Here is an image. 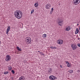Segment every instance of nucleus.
<instances>
[{
  "label": "nucleus",
  "instance_id": "obj_1",
  "mask_svg": "<svg viewBox=\"0 0 80 80\" xmlns=\"http://www.w3.org/2000/svg\"><path fill=\"white\" fill-rule=\"evenodd\" d=\"M14 15L18 19L22 18L23 13L20 10H17L14 12Z\"/></svg>",
  "mask_w": 80,
  "mask_h": 80
},
{
  "label": "nucleus",
  "instance_id": "obj_2",
  "mask_svg": "<svg viewBox=\"0 0 80 80\" xmlns=\"http://www.w3.org/2000/svg\"><path fill=\"white\" fill-rule=\"evenodd\" d=\"M31 41H32V40L31 39V38L29 37H27L25 39V42L28 44L30 43L31 42Z\"/></svg>",
  "mask_w": 80,
  "mask_h": 80
},
{
  "label": "nucleus",
  "instance_id": "obj_3",
  "mask_svg": "<svg viewBox=\"0 0 80 80\" xmlns=\"http://www.w3.org/2000/svg\"><path fill=\"white\" fill-rule=\"evenodd\" d=\"M57 22L58 24L60 26H62V24H60V23H62V22H63V19H62V18H59L58 19Z\"/></svg>",
  "mask_w": 80,
  "mask_h": 80
},
{
  "label": "nucleus",
  "instance_id": "obj_4",
  "mask_svg": "<svg viewBox=\"0 0 80 80\" xmlns=\"http://www.w3.org/2000/svg\"><path fill=\"white\" fill-rule=\"evenodd\" d=\"M71 47L72 49V50H76L77 48V45L75 44H71Z\"/></svg>",
  "mask_w": 80,
  "mask_h": 80
},
{
  "label": "nucleus",
  "instance_id": "obj_5",
  "mask_svg": "<svg viewBox=\"0 0 80 80\" xmlns=\"http://www.w3.org/2000/svg\"><path fill=\"white\" fill-rule=\"evenodd\" d=\"M73 2L74 5H77L80 3V0H73Z\"/></svg>",
  "mask_w": 80,
  "mask_h": 80
},
{
  "label": "nucleus",
  "instance_id": "obj_6",
  "mask_svg": "<svg viewBox=\"0 0 80 80\" xmlns=\"http://www.w3.org/2000/svg\"><path fill=\"white\" fill-rule=\"evenodd\" d=\"M63 40L61 39H59L57 40V43L59 44V45H62V43H63Z\"/></svg>",
  "mask_w": 80,
  "mask_h": 80
},
{
  "label": "nucleus",
  "instance_id": "obj_7",
  "mask_svg": "<svg viewBox=\"0 0 80 80\" xmlns=\"http://www.w3.org/2000/svg\"><path fill=\"white\" fill-rule=\"evenodd\" d=\"M5 60L6 61L8 62L11 60V57L9 55H8L6 56V58Z\"/></svg>",
  "mask_w": 80,
  "mask_h": 80
},
{
  "label": "nucleus",
  "instance_id": "obj_8",
  "mask_svg": "<svg viewBox=\"0 0 80 80\" xmlns=\"http://www.w3.org/2000/svg\"><path fill=\"white\" fill-rule=\"evenodd\" d=\"M49 78L50 80H54L57 79V77L53 76H50Z\"/></svg>",
  "mask_w": 80,
  "mask_h": 80
},
{
  "label": "nucleus",
  "instance_id": "obj_9",
  "mask_svg": "<svg viewBox=\"0 0 80 80\" xmlns=\"http://www.w3.org/2000/svg\"><path fill=\"white\" fill-rule=\"evenodd\" d=\"M50 7H51V5L50 4H46L45 6V8L46 9H49L50 8Z\"/></svg>",
  "mask_w": 80,
  "mask_h": 80
},
{
  "label": "nucleus",
  "instance_id": "obj_10",
  "mask_svg": "<svg viewBox=\"0 0 80 80\" xmlns=\"http://www.w3.org/2000/svg\"><path fill=\"white\" fill-rule=\"evenodd\" d=\"M10 30V26H8L7 29L6 34H8V32H9Z\"/></svg>",
  "mask_w": 80,
  "mask_h": 80
},
{
  "label": "nucleus",
  "instance_id": "obj_11",
  "mask_svg": "<svg viewBox=\"0 0 80 80\" xmlns=\"http://www.w3.org/2000/svg\"><path fill=\"white\" fill-rule=\"evenodd\" d=\"M52 68H49L48 71V72L49 73V74H51L52 73Z\"/></svg>",
  "mask_w": 80,
  "mask_h": 80
},
{
  "label": "nucleus",
  "instance_id": "obj_12",
  "mask_svg": "<svg viewBox=\"0 0 80 80\" xmlns=\"http://www.w3.org/2000/svg\"><path fill=\"white\" fill-rule=\"evenodd\" d=\"M70 27L69 26H68L66 28V31H69L70 30Z\"/></svg>",
  "mask_w": 80,
  "mask_h": 80
},
{
  "label": "nucleus",
  "instance_id": "obj_13",
  "mask_svg": "<svg viewBox=\"0 0 80 80\" xmlns=\"http://www.w3.org/2000/svg\"><path fill=\"white\" fill-rule=\"evenodd\" d=\"M66 65H67V66L68 67H70V63L67 61H66Z\"/></svg>",
  "mask_w": 80,
  "mask_h": 80
},
{
  "label": "nucleus",
  "instance_id": "obj_14",
  "mask_svg": "<svg viewBox=\"0 0 80 80\" xmlns=\"http://www.w3.org/2000/svg\"><path fill=\"white\" fill-rule=\"evenodd\" d=\"M25 80V78L23 76H21L19 79V80Z\"/></svg>",
  "mask_w": 80,
  "mask_h": 80
},
{
  "label": "nucleus",
  "instance_id": "obj_15",
  "mask_svg": "<svg viewBox=\"0 0 80 80\" xmlns=\"http://www.w3.org/2000/svg\"><path fill=\"white\" fill-rule=\"evenodd\" d=\"M16 48L17 50L19 52H20V51H22V49H21V48H20L19 47L17 46Z\"/></svg>",
  "mask_w": 80,
  "mask_h": 80
},
{
  "label": "nucleus",
  "instance_id": "obj_16",
  "mask_svg": "<svg viewBox=\"0 0 80 80\" xmlns=\"http://www.w3.org/2000/svg\"><path fill=\"white\" fill-rule=\"evenodd\" d=\"M79 32V30H78V28H77L76 29V31L75 32V34H77Z\"/></svg>",
  "mask_w": 80,
  "mask_h": 80
},
{
  "label": "nucleus",
  "instance_id": "obj_17",
  "mask_svg": "<svg viewBox=\"0 0 80 80\" xmlns=\"http://www.w3.org/2000/svg\"><path fill=\"white\" fill-rule=\"evenodd\" d=\"M8 68L9 70H11L12 69V67L10 66H8Z\"/></svg>",
  "mask_w": 80,
  "mask_h": 80
},
{
  "label": "nucleus",
  "instance_id": "obj_18",
  "mask_svg": "<svg viewBox=\"0 0 80 80\" xmlns=\"http://www.w3.org/2000/svg\"><path fill=\"white\" fill-rule=\"evenodd\" d=\"M42 38H46L47 37V35L46 34H44L42 36Z\"/></svg>",
  "mask_w": 80,
  "mask_h": 80
},
{
  "label": "nucleus",
  "instance_id": "obj_19",
  "mask_svg": "<svg viewBox=\"0 0 80 80\" xmlns=\"http://www.w3.org/2000/svg\"><path fill=\"white\" fill-rule=\"evenodd\" d=\"M34 6L35 7H37L38 6V3H35V4H34Z\"/></svg>",
  "mask_w": 80,
  "mask_h": 80
},
{
  "label": "nucleus",
  "instance_id": "obj_20",
  "mask_svg": "<svg viewBox=\"0 0 80 80\" xmlns=\"http://www.w3.org/2000/svg\"><path fill=\"white\" fill-rule=\"evenodd\" d=\"M50 48L52 49H57V47H53L51 46V47H50Z\"/></svg>",
  "mask_w": 80,
  "mask_h": 80
},
{
  "label": "nucleus",
  "instance_id": "obj_21",
  "mask_svg": "<svg viewBox=\"0 0 80 80\" xmlns=\"http://www.w3.org/2000/svg\"><path fill=\"white\" fill-rule=\"evenodd\" d=\"M68 72L70 73H73V70H69L68 71Z\"/></svg>",
  "mask_w": 80,
  "mask_h": 80
},
{
  "label": "nucleus",
  "instance_id": "obj_22",
  "mask_svg": "<svg viewBox=\"0 0 80 80\" xmlns=\"http://www.w3.org/2000/svg\"><path fill=\"white\" fill-rule=\"evenodd\" d=\"M40 55H43H43H44V54H43V53L42 52H40Z\"/></svg>",
  "mask_w": 80,
  "mask_h": 80
},
{
  "label": "nucleus",
  "instance_id": "obj_23",
  "mask_svg": "<svg viewBox=\"0 0 80 80\" xmlns=\"http://www.w3.org/2000/svg\"><path fill=\"white\" fill-rule=\"evenodd\" d=\"M11 72L13 74H14V73H15V71L14 70H12Z\"/></svg>",
  "mask_w": 80,
  "mask_h": 80
},
{
  "label": "nucleus",
  "instance_id": "obj_24",
  "mask_svg": "<svg viewBox=\"0 0 80 80\" xmlns=\"http://www.w3.org/2000/svg\"><path fill=\"white\" fill-rule=\"evenodd\" d=\"M8 73V72H4V74L5 75H6V74H7Z\"/></svg>",
  "mask_w": 80,
  "mask_h": 80
},
{
  "label": "nucleus",
  "instance_id": "obj_25",
  "mask_svg": "<svg viewBox=\"0 0 80 80\" xmlns=\"http://www.w3.org/2000/svg\"><path fill=\"white\" fill-rule=\"evenodd\" d=\"M34 9L33 10H32L31 12V14L33 13V12H34Z\"/></svg>",
  "mask_w": 80,
  "mask_h": 80
},
{
  "label": "nucleus",
  "instance_id": "obj_26",
  "mask_svg": "<svg viewBox=\"0 0 80 80\" xmlns=\"http://www.w3.org/2000/svg\"><path fill=\"white\" fill-rule=\"evenodd\" d=\"M77 45L78 47H80V43H78L77 44Z\"/></svg>",
  "mask_w": 80,
  "mask_h": 80
},
{
  "label": "nucleus",
  "instance_id": "obj_27",
  "mask_svg": "<svg viewBox=\"0 0 80 80\" xmlns=\"http://www.w3.org/2000/svg\"><path fill=\"white\" fill-rule=\"evenodd\" d=\"M53 12V11H51L50 12V14H52V13Z\"/></svg>",
  "mask_w": 80,
  "mask_h": 80
},
{
  "label": "nucleus",
  "instance_id": "obj_28",
  "mask_svg": "<svg viewBox=\"0 0 80 80\" xmlns=\"http://www.w3.org/2000/svg\"><path fill=\"white\" fill-rule=\"evenodd\" d=\"M51 10H52L51 11H52V12H53V8H52Z\"/></svg>",
  "mask_w": 80,
  "mask_h": 80
},
{
  "label": "nucleus",
  "instance_id": "obj_29",
  "mask_svg": "<svg viewBox=\"0 0 80 80\" xmlns=\"http://www.w3.org/2000/svg\"><path fill=\"white\" fill-rule=\"evenodd\" d=\"M60 67H61V68H62V65H60Z\"/></svg>",
  "mask_w": 80,
  "mask_h": 80
},
{
  "label": "nucleus",
  "instance_id": "obj_30",
  "mask_svg": "<svg viewBox=\"0 0 80 80\" xmlns=\"http://www.w3.org/2000/svg\"><path fill=\"white\" fill-rule=\"evenodd\" d=\"M78 40H80V38H78Z\"/></svg>",
  "mask_w": 80,
  "mask_h": 80
},
{
  "label": "nucleus",
  "instance_id": "obj_31",
  "mask_svg": "<svg viewBox=\"0 0 80 80\" xmlns=\"http://www.w3.org/2000/svg\"><path fill=\"white\" fill-rule=\"evenodd\" d=\"M77 25L78 26V25H79V24H77Z\"/></svg>",
  "mask_w": 80,
  "mask_h": 80
},
{
  "label": "nucleus",
  "instance_id": "obj_32",
  "mask_svg": "<svg viewBox=\"0 0 80 80\" xmlns=\"http://www.w3.org/2000/svg\"><path fill=\"white\" fill-rule=\"evenodd\" d=\"M0 44H1V42L0 41Z\"/></svg>",
  "mask_w": 80,
  "mask_h": 80
},
{
  "label": "nucleus",
  "instance_id": "obj_33",
  "mask_svg": "<svg viewBox=\"0 0 80 80\" xmlns=\"http://www.w3.org/2000/svg\"><path fill=\"white\" fill-rule=\"evenodd\" d=\"M78 72H80V70H78Z\"/></svg>",
  "mask_w": 80,
  "mask_h": 80
},
{
  "label": "nucleus",
  "instance_id": "obj_34",
  "mask_svg": "<svg viewBox=\"0 0 80 80\" xmlns=\"http://www.w3.org/2000/svg\"><path fill=\"white\" fill-rule=\"evenodd\" d=\"M38 52H40V51H38Z\"/></svg>",
  "mask_w": 80,
  "mask_h": 80
},
{
  "label": "nucleus",
  "instance_id": "obj_35",
  "mask_svg": "<svg viewBox=\"0 0 80 80\" xmlns=\"http://www.w3.org/2000/svg\"><path fill=\"white\" fill-rule=\"evenodd\" d=\"M79 30H80V28H79Z\"/></svg>",
  "mask_w": 80,
  "mask_h": 80
}]
</instances>
